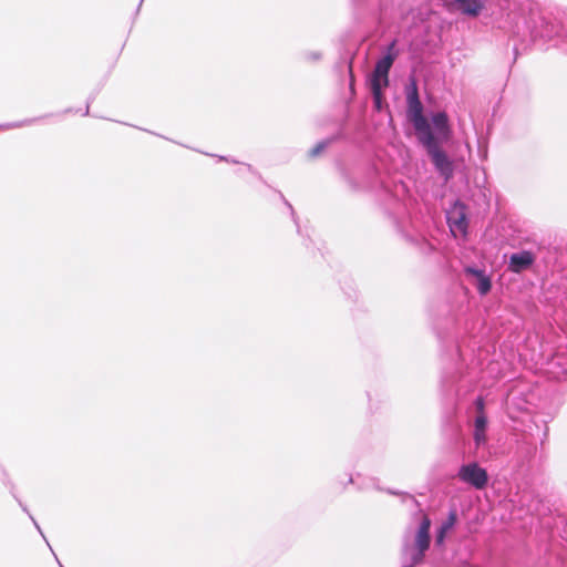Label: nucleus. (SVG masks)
<instances>
[{
	"mask_svg": "<svg viewBox=\"0 0 567 567\" xmlns=\"http://www.w3.org/2000/svg\"><path fill=\"white\" fill-rule=\"evenodd\" d=\"M456 146H434L427 150L431 163L435 172L444 179L449 182L457 167L458 159L455 155Z\"/></svg>",
	"mask_w": 567,
	"mask_h": 567,
	"instance_id": "3",
	"label": "nucleus"
},
{
	"mask_svg": "<svg viewBox=\"0 0 567 567\" xmlns=\"http://www.w3.org/2000/svg\"><path fill=\"white\" fill-rule=\"evenodd\" d=\"M373 99H374V103H375V106L377 109H381V102H382V91H379V94L378 95H373Z\"/></svg>",
	"mask_w": 567,
	"mask_h": 567,
	"instance_id": "17",
	"label": "nucleus"
},
{
	"mask_svg": "<svg viewBox=\"0 0 567 567\" xmlns=\"http://www.w3.org/2000/svg\"><path fill=\"white\" fill-rule=\"evenodd\" d=\"M457 478L475 489H484L488 483V474L476 462L463 464L457 471Z\"/></svg>",
	"mask_w": 567,
	"mask_h": 567,
	"instance_id": "5",
	"label": "nucleus"
},
{
	"mask_svg": "<svg viewBox=\"0 0 567 567\" xmlns=\"http://www.w3.org/2000/svg\"><path fill=\"white\" fill-rule=\"evenodd\" d=\"M430 519L427 518V523H426V526H427V530L430 529ZM430 546V534L427 533V547Z\"/></svg>",
	"mask_w": 567,
	"mask_h": 567,
	"instance_id": "18",
	"label": "nucleus"
},
{
	"mask_svg": "<svg viewBox=\"0 0 567 567\" xmlns=\"http://www.w3.org/2000/svg\"><path fill=\"white\" fill-rule=\"evenodd\" d=\"M408 118L415 127L420 142H425V118L423 106L419 100L416 83L412 80L405 87Z\"/></svg>",
	"mask_w": 567,
	"mask_h": 567,
	"instance_id": "4",
	"label": "nucleus"
},
{
	"mask_svg": "<svg viewBox=\"0 0 567 567\" xmlns=\"http://www.w3.org/2000/svg\"><path fill=\"white\" fill-rule=\"evenodd\" d=\"M405 502L411 503V505H414V503H415L414 498L411 496L406 497Z\"/></svg>",
	"mask_w": 567,
	"mask_h": 567,
	"instance_id": "19",
	"label": "nucleus"
},
{
	"mask_svg": "<svg viewBox=\"0 0 567 567\" xmlns=\"http://www.w3.org/2000/svg\"><path fill=\"white\" fill-rule=\"evenodd\" d=\"M457 520V514L455 509L450 511L447 517L443 519L435 530L434 544L436 547H443L445 538L452 534Z\"/></svg>",
	"mask_w": 567,
	"mask_h": 567,
	"instance_id": "7",
	"label": "nucleus"
},
{
	"mask_svg": "<svg viewBox=\"0 0 567 567\" xmlns=\"http://www.w3.org/2000/svg\"><path fill=\"white\" fill-rule=\"evenodd\" d=\"M453 8L468 18H477L485 9L484 0H452Z\"/></svg>",
	"mask_w": 567,
	"mask_h": 567,
	"instance_id": "8",
	"label": "nucleus"
},
{
	"mask_svg": "<svg viewBox=\"0 0 567 567\" xmlns=\"http://www.w3.org/2000/svg\"><path fill=\"white\" fill-rule=\"evenodd\" d=\"M474 440L476 445H481L486 441V434L483 430H475L474 431Z\"/></svg>",
	"mask_w": 567,
	"mask_h": 567,
	"instance_id": "15",
	"label": "nucleus"
},
{
	"mask_svg": "<svg viewBox=\"0 0 567 567\" xmlns=\"http://www.w3.org/2000/svg\"><path fill=\"white\" fill-rule=\"evenodd\" d=\"M465 272L476 278V288L480 295L484 296L491 290V279L488 276L484 274L483 270L473 267H467L465 269Z\"/></svg>",
	"mask_w": 567,
	"mask_h": 567,
	"instance_id": "10",
	"label": "nucleus"
},
{
	"mask_svg": "<svg viewBox=\"0 0 567 567\" xmlns=\"http://www.w3.org/2000/svg\"><path fill=\"white\" fill-rule=\"evenodd\" d=\"M388 85V75L379 74L377 72H373L372 79H371V90L373 95H378L379 91H382Z\"/></svg>",
	"mask_w": 567,
	"mask_h": 567,
	"instance_id": "11",
	"label": "nucleus"
},
{
	"mask_svg": "<svg viewBox=\"0 0 567 567\" xmlns=\"http://www.w3.org/2000/svg\"><path fill=\"white\" fill-rule=\"evenodd\" d=\"M446 219L450 230L455 238L466 236L468 224L466 219V208L462 203L455 202L447 209Z\"/></svg>",
	"mask_w": 567,
	"mask_h": 567,
	"instance_id": "6",
	"label": "nucleus"
},
{
	"mask_svg": "<svg viewBox=\"0 0 567 567\" xmlns=\"http://www.w3.org/2000/svg\"><path fill=\"white\" fill-rule=\"evenodd\" d=\"M319 152V147L313 150V154H317Z\"/></svg>",
	"mask_w": 567,
	"mask_h": 567,
	"instance_id": "20",
	"label": "nucleus"
},
{
	"mask_svg": "<svg viewBox=\"0 0 567 567\" xmlns=\"http://www.w3.org/2000/svg\"><path fill=\"white\" fill-rule=\"evenodd\" d=\"M535 261V256L528 250L513 254L509 257L508 268L513 272H522L529 268Z\"/></svg>",
	"mask_w": 567,
	"mask_h": 567,
	"instance_id": "9",
	"label": "nucleus"
},
{
	"mask_svg": "<svg viewBox=\"0 0 567 567\" xmlns=\"http://www.w3.org/2000/svg\"><path fill=\"white\" fill-rule=\"evenodd\" d=\"M434 146H457L452 124L444 111L427 112V150Z\"/></svg>",
	"mask_w": 567,
	"mask_h": 567,
	"instance_id": "1",
	"label": "nucleus"
},
{
	"mask_svg": "<svg viewBox=\"0 0 567 567\" xmlns=\"http://www.w3.org/2000/svg\"><path fill=\"white\" fill-rule=\"evenodd\" d=\"M475 406H476V410H477L478 414L484 413V400H483V398L478 396L476 399Z\"/></svg>",
	"mask_w": 567,
	"mask_h": 567,
	"instance_id": "16",
	"label": "nucleus"
},
{
	"mask_svg": "<svg viewBox=\"0 0 567 567\" xmlns=\"http://www.w3.org/2000/svg\"><path fill=\"white\" fill-rule=\"evenodd\" d=\"M487 417L485 413L477 414L475 419V430L486 431Z\"/></svg>",
	"mask_w": 567,
	"mask_h": 567,
	"instance_id": "14",
	"label": "nucleus"
},
{
	"mask_svg": "<svg viewBox=\"0 0 567 567\" xmlns=\"http://www.w3.org/2000/svg\"><path fill=\"white\" fill-rule=\"evenodd\" d=\"M416 546L420 554H423L425 550V515H422L419 524L417 536H416Z\"/></svg>",
	"mask_w": 567,
	"mask_h": 567,
	"instance_id": "12",
	"label": "nucleus"
},
{
	"mask_svg": "<svg viewBox=\"0 0 567 567\" xmlns=\"http://www.w3.org/2000/svg\"><path fill=\"white\" fill-rule=\"evenodd\" d=\"M392 63H393L392 56L390 54L385 55L381 60L378 61L374 72H377L381 75H383V74L388 75Z\"/></svg>",
	"mask_w": 567,
	"mask_h": 567,
	"instance_id": "13",
	"label": "nucleus"
},
{
	"mask_svg": "<svg viewBox=\"0 0 567 567\" xmlns=\"http://www.w3.org/2000/svg\"><path fill=\"white\" fill-rule=\"evenodd\" d=\"M530 20H526V28L535 37L551 38L563 37L564 45L567 51V23L563 20H556V23L547 21L545 17H542L538 11L530 9Z\"/></svg>",
	"mask_w": 567,
	"mask_h": 567,
	"instance_id": "2",
	"label": "nucleus"
}]
</instances>
